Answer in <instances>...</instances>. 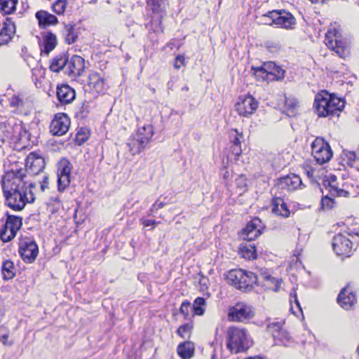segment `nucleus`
<instances>
[{"mask_svg":"<svg viewBox=\"0 0 359 359\" xmlns=\"http://www.w3.org/2000/svg\"><path fill=\"white\" fill-rule=\"evenodd\" d=\"M266 279L269 281H271L272 283L275 284L274 291L277 292L280 286L281 280H276L274 278L271 277V276H269L266 277Z\"/></svg>","mask_w":359,"mask_h":359,"instance_id":"obj_55","label":"nucleus"},{"mask_svg":"<svg viewBox=\"0 0 359 359\" xmlns=\"http://www.w3.org/2000/svg\"><path fill=\"white\" fill-rule=\"evenodd\" d=\"M72 165L65 158H62L57 164V189L64 191L70 184V175Z\"/></svg>","mask_w":359,"mask_h":359,"instance_id":"obj_7","label":"nucleus"},{"mask_svg":"<svg viewBox=\"0 0 359 359\" xmlns=\"http://www.w3.org/2000/svg\"><path fill=\"white\" fill-rule=\"evenodd\" d=\"M252 344L247 330L237 327H230L227 330V348L232 353L247 351Z\"/></svg>","mask_w":359,"mask_h":359,"instance_id":"obj_3","label":"nucleus"},{"mask_svg":"<svg viewBox=\"0 0 359 359\" xmlns=\"http://www.w3.org/2000/svg\"><path fill=\"white\" fill-rule=\"evenodd\" d=\"M9 332L4 327H0V341L4 344L11 346L13 344V341H8Z\"/></svg>","mask_w":359,"mask_h":359,"instance_id":"obj_46","label":"nucleus"},{"mask_svg":"<svg viewBox=\"0 0 359 359\" xmlns=\"http://www.w3.org/2000/svg\"><path fill=\"white\" fill-rule=\"evenodd\" d=\"M337 300L341 307L348 310L356 302V297L352 292L349 291L347 287H345L339 294Z\"/></svg>","mask_w":359,"mask_h":359,"instance_id":"obj_23","label":"nucleus"},{"mask_svg":"<svg viewBox=\"0 0 359 359\" xmlns=\"http://www.w3.org/2000/svg\"><path fill=\"white\" fill-rule=\"evenodd\" d=\"M294 298V304L296 305V306L300 310L302 311V309H301V306H300V304L297 299V294H294V296L292 297Z\"/></svg>","mask_w":359,"mask_h":359,"instance_id":"obj_59","label":"nucleus"},{"mask_svg":"<svg viewBox=\"0 0 359 359\" xmlns=\"http://www.w3.org/2000/svg\"><path fill=\"white\" fill-rule=\"evenodd\" d=\"M164 205H165V203L163 202L158 203V201H156L153 204L152 207L150 209V211L154 212V211L158 210L163 208Z\"/></svg>","mask_w":359,"mask_h":359,"instance_id":"obj_57","label":"nucleus"},{"mask_svg":"<svg viewBox=\"0 0 359 359\" xmlns=\"http://www.w3.org/2000/svg\"><path fill=\"white\" fill-rule=\"evenodd\" d=\"M252 69L254 71V74L258 81H271L265 63L261 67H253Z\"/></svg>","mask_w":359,"mask_h":359,"instance_id":"obj_38","label":"nucleus"},{"mask_svg":"<svg viewBox=\"0 0 359 359\" xmlns=\"http://www.w3.org/2000/svg\"><path fill=\"white\" fill-rule=\"evenodd\" d=\"M182 90L187 91L189 90V88L187 86H184V88H182Z\"/></svg>","mask_w":359,"mask_h":359,"instance_id":"obj_60","label":"nucleus"},{"mask_svg":"<svg viewBox=\"0 0 359 359\" xmlns=\"http://www.w3.org/2000/svg\"><path fill=\"white\" fill-rule=\"evenodd\" d=\"M19 253L25 262L32 263L38 256V245L32 241H24L20 245Z\"/></svg>","mask_w":359,"mask_h":359,"instance_id":"obj_13","label":"nucleus"},{"mask_svg":"<svg viewBox=\"0 0 359 359\" xmlns=\"http://www.w3.org/2000/svg\"><path fill=\"white\" fill-rule=\"evenodd\" d=\"M76 97L75 90L68 85L57 86V98L60 104H67L74 101Z\"/></svg>","mask_w":359,"mask_h":359,"instance_id":"obj_20","label":"nucleus"},{"mask_svg":"<svg viewBox=\"0 0 359 359\" xmlns=\"http://www.w3.org/2000/svg\"><path fill=\"white\" fill-rule=\"evenodd\" d=\"M344 155L347 159V163L351 167H353L355 163L359 160V156L354 151H347L344 152Z\"/></svg>","mask_w":359,"mask_h":359,"instance_id":"obj_48","label":"nucleus"},{"mask_svg":"<svg viewBox=\"0 0 359 359\" xmlns=\"http://www.w3.org/2000/svg\"><path fill=\"white\" fill-rule=\"evenodd\" d=\"M327 47L334 51L340 57H345L348 53L346 41L342 38L340 32L335 27L330 28L325 39Z\"/></svg>","mask_w":359,"mask_h":359,"instance_id":"obj_5","label":"nucleus"},{"mask_svg":"<svg viewBox=\"0 0 359 359\" xmlns=\"http://www.w3.org/2000/svg\"><path fill=\"white\" fill-rule=\"evenodd\" d=\"M194 344L189 341L180 344L177 347L178 355L183 359L191 358L194 355Z\"/></svg>","mask_w":359,"mask_h":359,"instance_id":"obj_30","label":"nucleus"},{"mask_svg":"<svg viewBox=\"0 0 359 359\" xmlns=\"http://www.w3.org/2000/svg\"><path fill=\"white\" fill-rule=\"evenodd\" d=\"M293 309H294V307H293V306L292 305V306H291V310H293Z\"/></svg>","mask_w":359,"mask_h":359,"instance_id":"obj_62","label":"nucleus"},{"mask_svg":"<svg viewBox=\"0 0 359 359\" xmlns=\"http://www.w3.org/2000/svg\"><path fill=\"white\" fill-rule=\"evenodd\" d=\"M48 177H45L43 178V183L41 184V191H44L47 187H48Z\"/></svg>","mask_w":359,"mask_h":359,"instance_id":"obj_58","label":"nucleus"},{"mask_svg":"<svg viewBox=\"0 0 359 359\" xmlns=\"http://www.w3.org/2000/svg\"><path fill=\"white\" fill-rule=\"evenodd\" d=\"M67 65L66 72L72 79L80 76L85 69V60L79 55L72 56Z\"/></svg>","mask_w":359,"mask_h":359,"instance_id":"obj_17","label":"nucleus"},{"mask_svg":"<svg viewBox=\"0 0 359 359\" xmlns=\"http://www.w3.org/2000/svg\"><path fill=\"white\" fill-rule=\"evenodd\" d=\"M128 150L133 155L138 154L144 149L147 144L141 139L137 133L132 135L126 143Z\"/></svg>","mask_w":359,"mask_h":359,"instance_id":"obj_22","label":"nucleus"},{"mask_svg":"<svg viewBox=\"0 0 359 359\" xmlns=\"http://www.w3.org/2000/svg\"><path fill=\"white\" fill-rule=\"evenodd\" d=\"M258 101L252 95L240 97L236 104V110L241 116L249 117L257 109Z\"/></svg>","mask_w":359,"mask_h":359,"instance_id":"obj_9","label":"nucleus"},{"mask_svg":"<svg viewBox=\"0 0 359 359\" xmlns=\"http://www.w3.org/2000/svg\"><path fill=\"white\" fill-rule=\"evenodd\" d=\"M272 212L283 217H287L290 214L286 203L280 197L273 198L272 201Z\"/></svg>","mask_w":359,"mask_h":359,"instance_id":"obj_24","label":"nucleus"},{"mask_svg":"<svg viewBox=\"0 0 359 359\" xmlns=\"http://www.w3.org/2000/svg\"><path fill=\"white\" fill-rule=\"evenodd\" d=\"M264 46L269 51L273 53L277 52L281 48V46L279 43L273 41H266Z\"/></svg>","mask_w":359,"mask_h":359,"instance_id":"obj_50","label":"nucleus"},{"mask_svg":"<svg viewBox=\"0 0 359 359\" xmlns=\"http://www.w3.org/2000/svg\"><path fill=\"white\" fill-rule=\"evenodd\" d=\"M303 185L302 179L295 174L288 175L278 180L276 187L287 191L297 189Z\"/></svg>","mask_w":359,"mask_h":359,"instance_id":"obj_16","label":"nucleus"},{"mask_svg":"<svg viewBox=\"0 0 359 359\" xmlns=\"http://www.w3.org/2000/svg\"><path fill=\"white\" fill-rule=\"evenodd\" d=\"M26 168L33 174L41 172L45 168L44 159L36 154L31 153L26 158Z\"/></svg>","mask_w":359,"mask_h":359,"instance_id":"obj_19","label":"nucleus"},{"mask_svg":"<svg viewBox=\"0 0 359 359\" xmlns=\"http://www.w3.org/2000/svg\"><path fill=\"white\" fill-rule=\"evenodd\" d=\"M344 106V100L325 90L317 93L313 102L315 113L319 117H329L338 114Z\"/></svg>","mask_w":359,"mask_h":359,"instance_id":"obj_2","label":"nucleus"},{"mask_svg":"<svg viewBox=\"0 0 359 359\" xmlns=\"http://www.w3.org/2000/svg\"><path fill=\"white\" fill-rule=\"evenodd\" d=\"M255 315V311L252 306L245 303H237L232 307L229 313V318L232 321L243 322L245 320L252 318Z\"/></svg>","mask_w":359,"mask_h":359,"instance_id":"obj_10","label":"nucleus"},{"mask_svg":"<svg viewBox=\"0 0 359 359\" xmlns=\"http://www.w3.org/2000/svg\"><path fill=\"white\" fill-rule=\"evenodd\" d=\"M25 174L22 169L6 172L2 178V189L6 203L15 211L24 209L27 203L34 201L35 197L25 181Z\"/></svg>","mask_w":359,"mask_h":359,"instance_id":"obj_1","label":"nucleus"},{"mask_svg":"<svg viewBox=\"0 0 359 359\" xmlns=\"http://www.w3.org/2000/svg\"><path fill=\"white\" fill-rule=\"evenodd\" d=\"M43 43V48L41 49V51L48 55L56 46L57 39L55 35L52 33H48L44 36Z\"/></svg>","mask_w":359,"mask_h":359,"instance_id":"obj_35","label":"nucleus"},{"mask_svg":"<svg viewBox=\"0 0 359 359\" xmlns=\"http://www.w3.org/2000/svg\"><path fill=\"white\" fill-rule=\"evenodd\" d=\"M67 0H57L52 6L53 11L57 15L62 14L67 7Z\"/></svg>","mask_w":359,"mask_h":359,"instance_id":"obj_44","label":"nucleus"},{"mask_svg":"<svg viewBox=\"0 0 359 359\" xmlns=\"http://www.w3.org/2000/svg\"><path fill=\"white\" fill-rule=\"evenodd\" d=\"M27 102L19 95H13L9 98V107L11 111L16 114H22L26 108Z\"/></svg>","mask_w":359,"mask_h":359,"instance_id":"obj_26","label":"nucleus"},{"mask_svg":"<svg viewBox=\"0 0 359 359\" xmlns=\"http://www.w3.org/2000/svg\"><path fill=\"white\" fill-rule=\"evenodd\" d=\"M192 327L193 326L191 323L184 324L177 329V333L182 338H188L189 337Z\"/></svg>","mask_w":359,"mask_h":359,"instance_id":"obj_45","label":"nucleus"},{"mask_svg":"<svg viewBox=\"0 0 359 359\" xmlns=\"http://www.w3.org/2000/svg\"><path fill=\"white\" fill-rule=\"evenodd\" d=\"M230 142L231 146L230 147L228 158L231 161H237L239 156L242 154L241 139L243 137V133H239L236 129H231L229 131Z\"/></svg>","mask_w":359,"mask_h":359,"instance_id":"obj_14","label":"nucleus"},{"mask_svg":"<svg viewBox=\"0 0 359 359\" xmlns=\"http://www.w3.org/2000/svg\"><path fill=\"white\" fill-rule=\"evenodd\" d=\"M140 221L144 226H153V228H154L155 226L157 224V222L156 221L151 219H142Z\"/></svg>","mask_w":359,"mask_h":359,"instance_id":"obj_56","label":"nucleus"},{"mask_svg":"<svg viewBox=\"0 0 359 359\" xmlns=\"http://www.w3.org/2000/svg\"><path fill=\"white\" fill-rule=\"evenodd\" d=\"M226 280L236 289L246 291L250 290L256 285L257 277L251 271L238 269L229 271L226 275Z\"/></svg>","mask_w":359,"mask_h":359,"instance_id":"obj_4","label":"nucleus"},{"mask_svg":"<svg viewBox=\"0 0 359 359\" xmlns=\"http://www.w3.org/2000/svg\"><path fill=\"white\" fill-rule=\"evenodd\" d=\"M16 273V269L13 262L6 260L1 266V275L4 280L13 279Z\"/></svg>","mask_w":359,"mask_h":359,"instance_id":"obj_29","label":"nucleus"},{"mask_svg":"<svg viewBox=\"0 0 359 359\" xmlns=\"http://www.w3.org/2000/svg\"><path fill=\"white\" fill-rule=\"evenodd\" d=\"M273 20L275 25L286 29H292L296 24L294 17L284 10H275Z\"/></svg>","mask_w":359,"mask_h":359,"instance_id":"obj_15","label":"nucleus"},{"mask_svg":"<svg viewBox=\"0 0 359 359\" xmlns=\"http://www.w3.org/2000/svg\"><path fill=\"white\" fill-rule=\"evenodd\" d=\"M87 86L93 93H103L106 90L105 79L97 72L88 75Z\"/></svg>","mask_w":359,"mask_h":359,"instance_id":"obj_18","label":"nucleus"},{"mask_svg":"<svg viewBox=\"0 0 359 359\" xmlns=\"http://www.w3.org/2000/svg\"><path fill=\"white\" fill-rule=\"evenodd\" d=\"M70 126V120L67 114L59 113L55 116L50 126V131L54 136H62L67 133Z\"/></svg>","mask_w":359,"mask_h":359,"instance_id":"obj_11","label":"nucleus"},{"mask_svg":"<svg viewBox=\"0 0 359 359\" xmlns=\"http://www.w3.org/2000/svg\"><path fill=\"white\" fill-rule=\"evenodd\" d=\"M68 62V57L62 54L55 57L50 65V69L54 72L61 71Z\"/></svg>","mask_w":359,"mask_h":359,"instance_id":"obj_31","label":"nucleus"},{"mask_svg":"<svg viewBox=\"0 0 359 359\" xmlns=\"http://www.w3.org/2000/svg\"><path fill=\"white\" fill-rule=\"evenodd\" d=\"M334 201L329 196H325L321 200V205L323 209L330 210L333 207Z\"/></svg>","mask_w":359,"mask_h":359,"instance_id":"obj_51","label":"nucleus"},{"mask_svg":"<svg viewBox=\"0 0 359 359\" xmlns=\"http://www.w3.org/2000/svg\"><path fill=\"white\" fill-rule=\"evenodd\" d=\"M64 35L65 41L68 44L74 43L78 38L77 34L74 32V27L72 25H65Z\"/></svg>","mask_w":359,"mask_h":359,"instance_id":"obj_39","label":"nucleus"},{"mask_svg":"<svg viewBox=\"0 0 359 359\" xmlns=\"http://www.w3.org/2000/svg\"><path fill=\"white\" fill-rule=\"evenodd\" d=\"M147 4L149 9L154 13L162 14L165 11L167 5V0H147ZM149 30H152L155 33L163 32V27H161V18H158L156 20H152L150 25H147Z\"/></svg>","mask_w":359,"mask_h":359,"instance_id":"obj_8","label":"nucleus"},{"mask_svg":"<svg viewBox=\"0 0 359 359\" xmlns=\"http://www.w3.org/2000/svg\"><path fill=\"white\" fill-rule=\"evenodd\" d=\"M273 339L277 345H283L288 346L292 343L289 334L284 330L273 334Z\"/></svg>","mask_w":359,"mask_h":359,"instance_id":"obj_36","label":"nucleus"},{"mask_svg":"<svg viewBox=\"0 0 359 359\" xmlns=\"http://www.w3.org/2000/svg\"><path fill=\"white\" fill-rule=\"evenodd\" d=\"M36 18L39 21V27L46 28L57 23V18L45 11H39L36 13Z\"/></svg>","mask_w":359,"mask_h":359,"instance_id":"obj_25","label":"nucleus"},{"mask_svg":"<svg viewBox=\"0 0 359 359\" xmlns=\"http://www.w3.org/2000/svg\"><path fill=\"white\" fill-rule=\"evenodd\" d=\"M190 303L187 301L184 302L180 306V313H182L185 318H187L189 313Z\"/></svg>","mask_w":359,"mask_h":359,"instance_id":"obj_54","label":"nucleus"},{"mask_svg":"<svg viewBox=\"0 0 359 359\" xmlns=\"http://www.w3.org/2000/svg\"><path fill=\"white\" fill-rule=\"evenodd\" d=\"M266 67L270 76V81H280L285 77V70L273 62H266Z\"/></svg>","mask_w":359,"mask_h":359,"instance_id":"obj_27","label":"nucleus"},{"mask_svg":"<svg viewBox=\"0 0 359 359\" xmlns=\"http://www.w3.org/2000/svg\"><path fill=\"white\" fill-rule=\"evenodd\" d=\"M275 10L269 11L266 14L262 15L259 18V23L267 25H275V21L273 20V16H275Z\"/></svg>","mask_w":359,"mask_h":359,"instance_id":"obj_42","label":"nucleus"},{"mask_svg":"<svg viewBox=\"0 0 359 359\" xmlns=\"http://www.w3.org/2000/svg\"><path fill=\"white\" fill-rule=\"evenodd\" d=\"M332 248L337 255L349 257L352 250V243L346 236L338 234L333 238Z\"/></svg>","mask_w":359,"mask_h":359,"instance_id":"obj_12","label":"nucleus"},{"mask_svg":"<svg viewBox=\"0 0 359 359\" xmlns=\"http://www.w3.org/2000/svg\"><path fill=\"white\" fill-rule=\"evenodd\" d=\"M235 182L236 187L238 189L239 194H242L247 190L248 180L243 175H238L235 180Z\"/></svg>","mask_w":359,"mask_h":359,"instance_id":"obj_43","label":"nucleus"},{"mask_svg":"<svg viewBox=\"0 0 359 359\" xmlns=\"http://www.w3.org/2000/svg\"><path fill=\"white\" fill-rule=\"evenodd\" d=\"M212 359H216L215 355H212Z\"/></svg>","mask_w":359,"mask_h":359,"instance_id":"obj_61","label":"nucleus"},{"mask_svg":"<svg viewBox=\"0 0 359 359\" xmlns=\"http://www.w3.org/2000/svg\"><path fill=\"white\" fill-rule=\"evenodd\" d=\"M259 223L260 220L256 218L246 225L241 233L243 240L250 241L260 236L261 231L258 227V224Z\"/></svg>","mask_w":359,"mask_h":359,"instance_id":"obj_21","label":"nucleus"},{"mask_svg":"<svg viewBox=\"0 0 359 359\" xmlns=\"http://www.w3.org/2000/svg\"><path fill=\"white\" fill-rule=\"evenodd\" d=\"M312 155L318 164L330 161L332 151L330 144L321 137H316L311 144Z\"/></svg>","mask_w":359,"mask_h":359,"instance_id":"obj_6","label":"nucleus"},{"mask_svg":"<svg viewBox=\"0 0 359 359\" xmlns=\"http://www.w3.org/2000/svg\"><path fill=\"white\" fill-rule=\"evenodd\" d=\"M297 106L298 102L296 100L288 98L285 100V107H287V110H291V111L293 112Z\"/></svg>","mask_w":359,"mask_h":359,"instance_id":"obj_53","label":"nucleus"},{"mask_svg":"<svg viewBox=\"0 0 359 359\" xmlns=\"http://www.w3.org/2000/svg\"><path fill=\"white\" fill-rule=\"evenodd\" d=\"M136 133L139 136H140L141 139L148 144L154 133V127L151 124H147L142 127H139Z\"/></svg>","mask_w":359,"mask_h":359,"instance_id":"obj_34","label":"nucleus"},{"mask_svg":"<svg viewBox=\"0 0 359 359\" xmlns=\"http://www.w3.org/2000/svg\"><path fill=\"white\" fill-rule=\"evenodd\" d=\"M18 0H0V10L5 14H11L15 11Z\"/></svg>","mask_w":359,"mask_h":359,"instance_id":"obj_37","label":"nucleus"},{"mask_svg":"<svg viewBox=\"0 0 359 359\" xmlns=\"http://www.w3.org/2000/svg\"><path fill=\"white\" fill-rule=\"evenodd\" d=\"M205 304V300L203 297H198L195 299L193 305L194 312L197 316H202L205 312L203 306Z\"/></svg>","mask_w":359,"mask_h":359,"instance_id":"obj_40","label":"nucleus"},{"mask_svg":"<svg viewBox=\"0 0 359 359\" xmlns=\"http://www.w3.org/2000/svg\"><path fill=\"white\" fill-rule=\"evenodd\" d=\"M239 254L242 257L249 260L257 258L255 247L248 243H243L241 245Z\"/></svg>","mask_w":359,"mask_h":359,"instance_id":"obj_32","label":"nucleus"},{"mask_svg":"<svg viewBox=\"0 0 359 359\" xmlns=\"http://www.w3.org/2000/svg\"><path fill=\"white\" fill-rule=\"evenodd\" d=\"M11 233V229H7L5 224H3L0 228V240L3 242H8L11 241L15 236L17 232H13V235H10Z\"/></svg>","mask_w":359,"mask_h":359,"instance_id":"obj_41","label":"nucleus"},{"mask_svg":"<svg viewBox=\"0 0 359 359\" xmlns=\"http://www.w3.org/2000/svg\"><path fill=\"white\" fill-rule=\"evenodd\" d=\"M267 330L273 337V334L280 332L283 330L282 323L280 322L270 323L267 326Z\"/></svg>","mask_w":359,"mask_h":359,"instance_id":"obj_49","label":"nucleus"},{"mask_svg":"<svg viewBox=\"0 0 359 359\" xmlns=\"http://www.w3.org/2000/svg\"><path fill=\"white\" fill-rule=\"evenodd\" d=\"M6 227L11 229V236L13 232H17L22 226V217L15 215H8L6 221L4 224Z\"/></svg>","mask_w":359,"mask_h":359,"instance_id":"obj_33","label":"nucleus"},{"mask_svg":"<svg viewBox=\"0 0 359 359\" xmlns=\"http://www.w3.org/2000/svg\"><path fill=\"white\" fill-rule=\"evenodd\" d=\"M304 172L312 182H317L319 176L317 171L309 165L304 167Z\"/></svg>","mask_w":359,"mask_h":359,"instance_id":"obj_47","label":"nucleus"},{"mask_svg":"<svg viewBox=\"0 0 359 359\" xmlns=\"http://www.w3.org/2000/svg\"><path fill=\"white\" fill-rule=\"evenodd\" d=\"M337 177L334 175H332L330 177L329 180V192L330 194L332 196H338V197H347L349 195L348 191L340 189L336 184Z\"/></svg>","mask_w":359,"mask_h":359,"instance_id":"obj_28","label":"nucleus"},{"mask_svg":"<svg viewBox=\"0 0 359 359\" xmlns=\"http://www.w3.org/2000/svg\"><path fill=\"white\" fill-rule=\"evenodd\" d=\"M185 64V58L184 55H177L176 56L175 61H174V68L176 69H180L182 66H184Z\"/></svg>","mask_w":359,"mask_h":359,"instance_id":"obj_52","label":"nucleus"}]
</instances>
